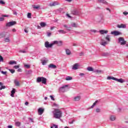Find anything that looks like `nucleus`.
Returning <instances> with one entry per match:
<instances>
[{"mask_svg":"<svg viewBox=\"0 0 128 128\" xmlns=\"http://www.w3.org/2000/svg\"><path fill=\"white\" fill-rule=\"evenodd\" d=\"M52 114L54 118L60 119L62 116V112L58 108H54L52 112Z\"/></svg>","mask_w":128,"mask_h":128,"instance_id":"obj_1","label":"nucleus"},{"mask_svg":"<svg viewBox=\"0 0 128 128\" xmlns=\"http://www.w3.org/2000/svg\"><path fill=\"white\" fill-rule=\"evenodd\" d=\"M36 82H42V84H46V78L44 76L38 77L36 78Z\"/></svg>","mask_w":128,"mask_h":128,"instance_id":"obj_2","label":"nucleus"},{"mask_svg":"<svg viewBox=\"0 0 128 128\" xmlns=\"http://www.w3.org/2000/svg\"><path fill=\"white\" fill-rule=\"evenodd\" d=\"M118 42H120L121 46H124L126 44V41L124 40V39L122 37L118 38Z\"/></svg>","mask_w":128,"mask_h":128,"instance_id":"obj_3","label":"nucleus"},{"mask_svg":"<svg viewBox=\"0 0 128 128\" xmlns=\"http://www.w3.org/2000/svg\"><path fill=\"white\" fill-rule=\"evenodd\" d=\"M104 16L102 15L100 16L97 20L98 22H99V24H104Z\"/></svg>","mask_w":128,"mask_h":128,"instance_id":"obj_4","label":"nucleus"},{"mask_svg":"<svg viewBox=\"0 0 128 128\" xmlns=\"http://www.w3.org/2000/svg\"><path fill=\"white\" fill-rule=\"evenodd\" d=\"M110 34H114V36H120L121 34H122V32L119 31H112L111 32Z\"/></svg>","mask_w":128,"mask_h":128,"instance_id":"obj_5","label":"nucleus"},{"mask_svg":"<svg viewBox=\"0 0 128 128\" xmlns=\"http://www.w3.org/2000/svg\"><path fill=\"white\" fill-rule=\"evenodd\" d=\"M44 46L46 48H52V46L54 45V42H52L51 44H50V42H45V44H44Z\"/></svg>","mask_w":128,"mask_h":128,"instance_id":"obj_6","label":"nucleus"},{"mask_svg":"<svg viewBox=\"0 0 128 128\" xmlns=\"http://www.w3.org/2000/svg\"><path fill=\"white\" fill-rule=\"evenodd\" d=\"M59 4H60V2L56 1H54V2H50L49 4L50 6H59Z\"/></svg>","mask_w":128,"mask_h":128,"instance_id":"obj_7","label":"nucleus"},{"mask_svg":"<svg viewBox=\"0 0 128 128\" xmlns=\"http://www.w3.org/2000/svg\"><path fill=\"white\" fill-rule=\"evenodd\" d=\"M14 24H16V22L15 21L10 22H9L6 23V26H14Z\"/></svg>","mask_w":128,"mask_h":128,"instance_id":"obj_8","label":"nucleus"},{"mask_svg":"<svg viewBox=\"0 0 128 128\" xmlns=\"http://www.w3.org/2000/svg\"><path fill=\"white\" fill-rule=\"evenodd\" d=\"M68 85H65L60 88L59 89L60 92H66V88H68Z\"/></svg>","mask_w":128,"mask_h":128,"instance_id":"obj_9","label":"nucleus"},{"mask_svg":"<svg viewBox=\"0 0 128 128\" xmlns=\"http://www.w3.org/2000/svg\"><path fill=\"white\" fill-rule=\"evenodd\" d=\"M114 80H116V82H120V84H124L126 80L122 78L118 79L117 78H114Z\"/></svg>","mask_w":128,"mask_h":128,"instance_id":"obj_10","label":"nucleus"},{"mask_svg":"<svg viewBox=\"0 0 128 128\" xmlns=\"http://www.w3.org/2000/svg\"><path fill=\"white\" fill-rule=\"evenodd\" d=\"M54 45V44H58L59 46H62V41H54L53 42Z\"/></svg>","mask_w":128,"mask_h":128,"instance_id":"obj_11","label":"nucleus"},{"mask_svg":"<svg viewBox=\"0 0 128 128\" xmlns=\"http://www.w3.org/2000/svg\"><path fill=\"white\" fill-rule=\"evenodd\" d=\"M44 109L42 108H39L38 109V114H40V116H42V114H44Z\"/></svg>","mask_w":128,"mask_h":128,"instance_id":"obj_12","label":"nucleus"},{"mask_svg":"<svg viewBox=\"0 0 128 128\" xmlns=\"http://www.w3.org/2000/svg\"><path fill=\"white\" fill-rule=\"evenodd\" d=\"M72 14H74V16H78V11L77 10H73L72 11Z\"/></svg>","mask_w":128,"mask_h":128,"instance_id":"obj_13","label":"nucleus"},{"mask_svg":"<svg viewBox=\"0 0 128 128\" xmlns=\"http://www.w3.org/2000/svg\"><path fill=\"white\" fill-rule=\"evenodd\" d=\"M117 27L118 28H126V24H118L117 26Z\"/></svg>","mask_w":128,"mask_h":128,"instance_id":"obj_14","label":"nucleus"},{"mask_svg":"<svg viewBox=\"0 0 128 128\" xmlns=\"http://www.w3.org/2000/svg\"><path fill=\"white\" fill-rule=\"evenodd\" d=\"M80 66V65H78V64H75L74 66H72V70H78V67Z\"/></svg>","mask_w":128,"mask_h":128,"instance_id":"obj_15","label":"nucleus"},{"mask_svg":"<svg viewBox=\"0 0 128 128\" xmlns=\"http://www.w3.org/2000/svg\"><path fill=\"white\" fill-rule=\"evenodd\" d=\"M44 58V60H41L42 64L43 66H44V64H46V62H48V60L46 58Z\"/></svg>","mask_w":128,"mask_h":128,"instance_id":"obj_16","label":"nucleus"},{"mask_svg":"<svg viewBox=\"0 0 128 128\" xmlns=\"http://www.w3.org/2000/svg\"><path fill=\"white\" fill-rule=\"evenodd\" d=\"M105 40L107 41V42H110V35H106V36L105 37Z\"/></svg>","mask_w":128,"mask_h":128,"instance_id":"obj_17","label":"nucleus"},{"mask_svg":"<svg viewBox=\"0 0 128 128\" xmlns=\"http://www.w3.org/2000/svg\"><path fill=\"white\" fill-rule=\"evenodd\" d=\"M98 2L103 4H108V2L106 0H98Z\"/></svg>","mask_w":128,"mask_h":128,"instance_id":"obj_18","label":"nucleus"},{"mask_svg":"<svg viewBox=\"0 0 128 128\" xmlns=\"http://www.w3.org/2000/svg\"><path fill=\"white\" fill-rule=\"evenodd\" d=\"M99 32H100V34H108V31L106 30H100Z\"/></svg>","mask_w":128,"mask_h":128,"instance_id":"obj_19","label":"nucleus"},{"mask_svg":"<svg viewBox=\"0 0 128 128\" xmlns=\"http://www.w3.org/2000/svg\"><path fill=\"white\" fill-rule=\"evenodd\" d=\"M58 34H66V32L62 30H58Z\"/></svg>","mask_w":128,"mask_h":128,"instance_id":"obj_20","label":"nucleus"},{"mask_svg":"<svg viewBox=\"0 0 128 128\" xmlns=\"http://www.w3.org/2000/svg\"><path fill=\"white\" fill-rule=\"evenodd\" d=\"M32 7L33 8H34V10H38L39 8H40V5H32Z\"/></svg>","mask_w":128,"mask_h":128,"instance_id":"obj_21","label":"nucleus"},{"mask_svg":"<svg viewBox=\"0 0 128 128\" xmlns=\"http://www.w3.org/2000/svg\"><path fill=\"white\" fill-rule=\"evenodd\" d=\"M48 68H56V66L51 64L48 66Z\"/></svg>","mask_w":128,"mask_h":128,"instance_id":"obj_22","label":"nucleus"},{"mask_svg":"<svg viewBox=\"0 0 128 128\" xmlns=\"http://www.w3.org/2000/svg\"><path fill=\"white\" fill-rule=\"evenodd\" d=\"M66 54H67L68 56H70L72 54V52H70V50L69 49H66Z\"/></svg>","mask_w":128,"mask_h":128,"instance_id":"obj_23","label":"nucleus"},{"mask_svg":"<svg viewBox=\"0 0 128 128\" xmlns=\"http://www.w3.org/2000/svg\"><path fill=\"white\" fill-rule=\"evenodd\" d=\"M6 32H2L0 34V38H2L6 37Z\"/></svg>","mask_w":128,"mask_h":128,"instance_id":"obj_24","label":"nucleus"},{"mask_svg":"<svg viewBox=\"0 0 128 128\" xmlns=\"http://www.w3.org/2000/svg\"><path fill=\"white\" fill-rule=\"evenodd\" d=\"M80 100V96H76L74 98V102H78Z\"/></svg>","mask_w":128,"mask_h":128,"instance_id":"obj_25","label":"nucleus"},{"mask_svg":"<svg viewBox=\"0 0 128 128\" xmlns=\"http://www.w3.org/2000/svg\"><path fill=\"white\" fill-rule=\"evenodd\" d=\"M14 94H16V90L14 88H13L12 90L11 91V94H10L12 98H14Z\"/></svg>","mask_w":128,"mask_h":128,"instance_id":"obj_26","label":"nucleus"},{"mask_svg":"<svg viewBox=\"0 0 128 128\" xmlns=\"http://www.w3.org/2000/svg\"><path fill=\"white\" fill-rule=\"evenodd\" d=\"M14 84L16 86H20V82H18V80H14Z\"/></svg>","mask_w":128,"mask_h":128,"instance_id":"obj_27","label":"nucleus"},{"mask_svg":"<svg viewBox=\"0 0 128 128\" xmlns=\"http://www.w3.org/2000/svg\"><path fill=\"white\" fill-rule=\"evenodd\" d=\"M71 26H72V28H78V26L77 24L72 22L71 24Z\"/></svg>","mask_w":128,"mask_h":128,"instance_id":"obj_28","label":"nucleus"},{"mask_svg":"<svg viewBox=\"0 0 128 128\" xmlns=\"http://www.w3.org/2000/svg\"><path fill=\"white\" fill-rule=\"evenodd\" d=\"M94 72H96V74H104V72L102 70H95Z\"/></svg>","mask_w":128,"mask_h":128,"instance_id":"obj_29","label":"nucleus"},{"mask_svg":"<svg viewBox=\"0 0 128 128\" xmlns=\"http://www.w3.org/2000/svg\"><path fill=\"white\" fill-rule=\"evenodd\" d=\"M110 119L112 122L114 121V120H116V116L112 115L111 116H110Z\"/></svg>","mask_w":128,"mask_h":128,"instance_id":"obj_30","label":"nucleus"},{"mask_svg":"<svg viewBox=\"0 0 128 128\" xmlns=\"http://www.w3.org/2000/svg\"><path fill=\"white\" fill-rule=\"evenodd\" d=\"M40 26L42 28H44L46 26V24L44 22H41L40 23Z\"/></svg>","mask_w":128,"mask_h":128,"instance_id":"obj_31","label":"nucleus"},{"mask_svg":"<svg viewBox=\"0 0 128 128\" xmlns=\"http://www.w3.org/2000/svg\"><path fill=\"white\" fill-rule=\"evenodd\" d=\"M98 100H96L94 104H93L89 108V110L90 108H93L94 107V106H96V103L98 102Z\"/></svg>","mask_w":128,"mask_h":128,"instance_id":"obj_32","label":"nucleus"},{"mask_svg":"<svg viewBox=\"0 0 128 128\" xmlns=\"http://www.w3.org/2000/svg\"><path fill=\"white\" fill-rule=\"evenodd\" d=\"M101 46H106V44H108V42H102L100 43Z\"/></svg>","mask_w":128,"mask_h":128,"instance_id":"obj_33","label":"nucleus"},{"mask_svg":"<svg viewBox=\"0 0 128 128\" xmlns=\"http://www.w3.org/2000/svg\"><path fill=\"white\" fill-rule=\"evenodd\" d=\"M64 28H66V30H68V32H70V27L68 26V25H66V24H64Z\"/></svg>","mask_w":128,"mask_h":128,"instance_id":"obj_34","label":"nucleus"},{"mask_svg":"<svg viewBox=\"0 0 128 128\" xmlns=\"http://www.w3.org/2000/svg\"><path fill=\"white\" fill-rule=\"evenodd\" d=\"M87 70H88V72H94V68L92 67H88Z\"/></svg>","mask_w":128,"mask_h":128,"instance_id":"obj_35","label":"nucleus"},{"mask_svg":"<svg viewBox=\"0 0 128 128\" xmlns=\"http://www.w3.org/2000/svg\"><path fill=\"white\" fill-rule=\"evenodd\" d=\"M10 64H16V62L14 60H10L9 62Z\"/></svg>","mask_w":128,"mask_h":128,"instance_id":"obj_36","label":"nucleus"},{"mask_svg":"<svg viewBox=\"0 0 128 128\" xmlns=\"http://www.w3.org/2000/svg\"><path fill=\"white\" fill-rule=\"evenodd\" d=\"M72 80V77L68 76L66 77V80Z\"/></svg>","mask_w":128,"mask_h":128,"instance_id":"obj_37","label":"nucleus"},{"mask_svg":"<svg viewBox=\"0 0 128 128\" xmlns=\"http://www.w3.org/2000/svg\"><path fill=\"white\" fill-rule=\"evenodd\" d=\"M32 74V70H29L26 72V74H27V76Z\"/></svg>","mask_w":128,"mask_h":128,"instance_id":"obj_38","label":"nucleus"},{"mask_svg":"<svg viewBox=\"0 0 128 128\" xmlns=\"http://www.w3.org/2000/svg\"><path fill=\"white\" fill-rule=\"evenodd\" d=\"M51 128H58V125L52 124V126H51Z\"/></svg>","mask_w":128,"mask_h":128,"instance_id":"obj_39","label":"nucleus"},{"mask_svg":"<svg viewBox=\"0 0 128 128\" xmlns=\"http://www.w3.org/2000/svg\"><path fill=\"white\" fill-rule=\"evenodd\" d=\"M27 17L28 18H32V14L31 13H28L27 15Z\"/></svg>","mask_w":128,"mask_h":128,"instance_id":"obj_40","label":"nucleus"},{"mask_svg":"<svg viewBox=\"0 0 128 128\" xmlns=\"http://www.w3.org/2000/svg\"><path fill=\"white\" fill-rule=\"evenodd\" d=\"M4 40H5L6 42H10V38H5Z\"/></svg>","mask_w":128,"mask_h":128,"instance_id":"obj_41","label":"nucleus"},{"mask_svg":"<svg viewBox=\"0 0 128 128\" xmlns=\"http://www.w3.org/2000/svg\"><path fill=\"white\" fill-rule=\"evenodd\" d=\"M114 78H116L112 77V76H110L107 78V80H114Z\"/></svg>","mask_w":128,"mask_h":128,"instance_id":"obj_42","label":"nucleus"},{"mask_svg":"<svg viewBox=\"0 0 128 128\" xmlns=\"http://www.w3.org/2000/svg\"><path fill=\"white\" fill-rule=\"evenodd\" d=\"M10 72L11 74H14L16 70L12 69H9Z\"/></svg>","mask_w":128,"mask_h":128,"instance_id":"obj_43","label":"nucleus"},{"mask_svg":"<svg viewBox=\"0 0 128 128\" xmlns=\"http://www.w3.org/2000/svg\"><path fill=\"white\" fill-rule=\"evenodd\" d=\"M16 126H20V122H16Z\"/></svg>","mask_w":128,"mask_h":128,"instance_id":"obj_44","label":"nucleus"},{"mask_svg":"<svg viewBox=\"0 0 128 128\" xmlns=\"http://www.w3.org/2000/svg\"><path fill=\"white\" fill-rule=\"evenodd\" d=\"M19 52H22V54H26V51L24 50H20L19 51Z\"/></svg>","mask_w":128,"mask_h":128,"instance_id":"obj_45","label":"nucleus"},{"mask_svg":"<svg viewBox=\"0 0 128 128\" xmlns=\"http://www.w3.org/2000/svg\"><path fill=\"white\" fill-rule=\"evenodd\" d=\"M1 74H4L5 76H6V74H8V72H7L1 71Z\"/></svg>","mask_w":128,"mask_h":128,"instance_id":"obj_46","label":"nucleus"},{"mask_svg":"<svg viewBox=\"0 0 128 128\" xmlns=\"http://www.w3.org/2000/svg\"><path fill=\"white\" fill-rule=\"evenodd\" d=\"M0 4H6V2H4L2 0H0Z\"/></svg>","mask_w":128,"mask_h":128,"instance_id":"obj_47","label":"nucleus"},{"mask_svg":"<svg viewBox=\"0 0 128 128\" xmlns=\"http://www.w3.org/2000/svg\"><path fill=\"white\" fill-rule=\"evenodd\" d=\"M96 112H100V108H97L96 109Z\"/></svg>","mask_w":128,"mask_h":128,"instance_id":"obj_48","label":"nucleus"},{"mask_svg":"<svg viewBox=\"0 0 128 128\" xmlns=\"http://www.w3.org/2000/svg\"><path fill=\"white\" fill-rule=\"evenodd\" d=\"M24 66H25V68H30V66L28 64H25L24 65Z\"/></svg>","mask_w":128,"mask_h":128,"instance_id":"obj_49","label":"nucleus"},{"mask_svg":"<svg viewBox=\"0 0 128 128\" xmlns=\"http://www.w3.org/2000/svg\"><path fill=\"white\" fill-rule=\"evenodd\" d=\"M0 62H4V58L2 56L0 55Z\"/></svg>","mask_w":128,"mask_h":128,"instance_id":"obj_50","label":"nucleus"},{"mask_svg":"<svg viewBox=\"0 0 128 128\" xmlns=\"http://www.w3.org/2000/svg\"><path fill=\"white\" fill-rule=\"evenodd\" d=\"M102 56H108V53H103L102 54Z\"/></svg>","mask_w":128,"mask_h":128,"instance_id":"obj_51","label":"nucleus"},{"mask_svg":"<svg viewBox=\"0 0 128 128\" xmlns=\"http://www.w3.org/2000/svg\"><path fill=\"white\" fill-rule=\"evenodd\" d=\"M20 68L19 65L14 66V68H16V70H17V68Z\"/></svg>","mask_w":128,"mask_h":128,"instance_id":"obj_52","label":"nucleus"},{"mask_svg":"<svg viewBox=\"0 0 128 128\" xmlns=\"http://www.w3.org/2000/svg\"><path fill=\"white\" fill-rule=\"evenodd\" d=\"M90 32H94V33L96 32V30H90Z\"/></svg>","mask_w":128,"mask_h":128,"instance_id":"obj_53","label":"nucleus"},{"mask_svg":"<svg viewBox=\"0 0 128 128\" xmlns=\"http://www.w3.org/2000/svg\"><path fill=\"white\" fill-rule=\"evenodd\" d=\"M6 88V86H2L1 88H0V90H4Z\"/></svg>","mask_w":128,"mask_h":128,"instance_id":"obj_54","label":"nucleus"},{"mask_svg":"<svg viewBox=\"0 0 128 128\" xmlns=\"http://www.w3.org/2000/svg\"><path fill=\"white\" fill-rule=\"evenodd\" d=\"M13 14H14L15 16H18V12L15 10H13Z\"/></svg>","mask_w":128,"mask_h":128,"instance_id":"obj_55","label":"nucleus"},{"mask_svg":"<svg viewBox=\"0 0 128 128\" xmlns=\"http://www.w3.org/2000/svg\"><path fill=\"white\" fill-rule=\"evenodd\" d=\"M4 18L2 17H0V22H4Z\"/></svg>","mask_w":128,"mask_h":128,"instance_id":"obj_56","label":"nucleus"},{"mask_svg":"<svg viewBox=\"0 0 128 128\" xmlns=\"http://www.w3.org/2000/svg\"><path fill=\"white\" fill-rule=\"evenodd\" d=\"M53 104H54V106H56V108H58V104H56V103H54Z\"/></svg>","mask_w":128,"mask_h":128,"instance_id":"obj_57","label":"nucleus"},{"mask_svg":"<svg viewBox=\"0 0 128 128\" xmlns=\"http://www.w3.org/2000/svg\"><path fill=\"white\" fill-rule=\"evenodd\" d=\"M123 14H124V16H127V14H128V12H123Z\"/></svg>","mask_w":128,"mask_h":128,"instance_id":"obj_58","label":"nucleus"},{"mask_svg":"<svg viewBox=\"0 0 128 128\" xmlns=\"http://www.w3.org/2000/svg\"><path fill=\"white\" fill-rule=\"evenodd\" d=\"M2 16L3 18H8V15L3 14V15H2Z\"/></svg>","mask_w":128,"mask_h":128,"instance_id":"obj_59","label":"nucleus"},{"mask_svg":"<svg viewBox=\"0 0 128 128\" xmlns=\"http://www.w3.org/2000/svg\"><path fill=\"white\" fill-rule=\"evenodd\" d=\"M50 98L51 100H54V96H52L50 95Z\"/></svg>","mask_w":128,"mask_h":128,"instance_id":"obj_60","label":"nucleus"},{"mask_svg":"<svg viewBox=\"0 0 128 128\" xmlns=\"http://www.w3.org/2000/svg\"><path fill=\"white\" fill-rule=\"evenodd\" d=\"M28 120H30L31 122H34V120L32 118H29Z\"/></svg>","mask_w":128,"mask_h":128,"instance_id":"obj_61","label":"nucleus"},{"mask_svg":"<svg viewBox=\"0 0 128 128\" xmlns=\"http://www.w3.org/2000/svg\"><path fill=\"white\" fill-rule=\"evenodd\" d=\"M19 72H22V68H18L17 70Z\"/></svg>","mask_w":128,"mask_h":128,"instance_id":"obj_62","label":"nucleus"},{"mask_svg":"<svg viewBox=\"0 0 128 128\" xmlns=\"http://www.w3.org/2000/svg\"><path fill=\"white\" fill-rule=\"evenodd\" d=\"M80 56H84V52H81L80 54Z\"/></svg>","mask_w":128,"mask_h":128,"instance_id":"obj_63","label":"nucleus"},{"mask_svg":"<svg viewBox=\"0 0 128 128\" xmlns=\"http://www.w3.org/2000/svg\"><path fill=\"white\" fill-rule=\"evenodd\" d=\"M106 10H108L109 12H111V10H110V8H106Z\"/></svg>","mask_w":128,"mask_h":128,"instance_id":"obj_64","label":"nucleus"}]
</instances>
